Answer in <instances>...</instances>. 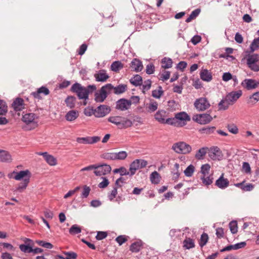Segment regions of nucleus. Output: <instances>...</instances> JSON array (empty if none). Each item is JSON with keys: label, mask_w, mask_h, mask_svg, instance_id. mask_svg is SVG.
<instances>
[{"label": "nucleus", "mask_w": 259, "mask_h": 259, "mask_svg": "<svg viewBox=\"0 0 259 259\" xmlns=\"http://www.w3.org/2000/svg\"><path fill=\"white\" fill-rule=\"evenodd\" d=\"M95 85H89L87 88L82 87L80 83L76 82L71 87V91L76 93L79 99L87 100L89 94L96 90Z\"/></svg>", "instance_id": "1"}, {"label": "nucleus", "mask_w": 259, "mask_h": 259, "mask_svg": "<svg viewBox=\"0 0 259 259\" xmlns=\"http://www.w3.org/2000/svg\"><path fill=\"white\" fill-rule=\"evenodd\" d=\"M112 89L113 85L111 83L103 85L95 93V101L98 103L103 102L108 95L111 94Z\"/></svg>", "instance_id": "2"}, {"label": "nucleus", "mask_w": 259, "mask_h": 259, "mask_svg": "<svg viewBox=\"0 0 259 259\" xmlns=\"http://www.w3.org/2000/svg\"><path fill=\"white\" fill-rule=\"evenodd\" d=\"M108 120L117 125L120 129L131 127L133 125V122L131 120L121 116L110 117Z\"/></svg>", "instance_id": "3"}, {"label": "nucleus", "mask_w": 259, "mask_h": 259, "mask_svg": "<svg viewBox=\"0 0 259 259\" xmlns=\"http://www.w3.org/2000/svg\"><path fill=\"white\" fill-rule=\"evenodd\" d=\"M38 116L33 113H29L24 114L22 116V120L27 125H30V127L28 130H31L35 128L37 126Z\"/></svg>", "instance_id": "4"}, {"label": "nucleus", "mask_w": 259, "mask_h": 259, "mask_svg": "<svg viewBox=\"0 0 259 259\" xmlns=\"http://www.w3.org/2000/svg\"><path fill=\"white\" fill-rule=\"evenodd\" d=\"M172 149L177 153L187 154L191 151L192 148L190 145L184 142H179L172 145Z\"/></svg>", "instance_id": "5"}, {"label": "nucleus", "mask_w": 259, "mask_h": 259, "mask_svg": "<svg viewBox=\"0 0 259 259\" xmlns=\"http://www.w3.org/2000/svg\"><path fill=\"white\" fill-rule=\"evenodd\" d=\"M8 176L10 179L13 178L17 181L28 179V181H29L31 177V173L28 169L21 170L19 172L14 171L13 172L8 174Z\"/></svg>", "instance_id": "6"}, {"label": "nucleus", "mask_w": 259, "mask_h": 259, "mask_svg": "<svg viewBox=\"0 0 259 259\" xmlns=\"http://www.w3.org/2000/svg\"><path fill=\"white\" fill-rule=\"evenodd\" d=\"M194 106L198 111L200 112L208 109L210 107V104L206 98L201 97L195 101Z\"/></svg>", "instance_id": "7"}, {"label": "nucleus", "mask_w": 259, "mask_h": 259, "mask_svg": "<svg viewBox=\"0 0 259 259\" xmlns=\"http://www.w3.org/2000/svg\"><path fill=\"white\" fill-rule=\"evenodd\" d=\"M147 161L144 159H136L131 164L130 166V176H133L136 173L137 170L142 168L146 166Z\"/></svg>", "instance_id": "8"}, {"label": "nucleus", "mask_w": 259, "mask_h": 259, "mask_svg": "<svg viewBox=\"0 0 259 259\" xmlns=\"http://www.w3.org/2000/svg\"><path fill=\"white\" fill-rule=\"evenodd\" d=\"M111 167L109 165L103 164L101 165H95L94 174L97 176H102L110 172Z\"/></svg>", "instance_id": "9"}, {"label": "nucleus", "mask_w": 259, "mask_h": 259, "mask_svg": "<svg viewBox=\"0 0 259 259\" xmlns=\"http://www.w3.org/2000/svg\"><path fill=\"white\" fill-rule=\"evenodd\" d=\"M132 101L122 98L118 100L116 103V109L120 111H125L131 108Z\"/></svg>", "instance_id": "10"}, {"label": "nucleus", "mask_w": 259, "mask_h": 259, "mask_svg": "<svg viewBox=\"0 0 259 259\" xmlns=\"http://www.w3.org/2000/svg\"><path fill=\"white\" fill-rule=\"evenodd\" d=\"M193 119L201 124H205L209 123L212 119L209 114H197L193 117Z\"/></svg>", "instance_id": "11"}, {"label": "nucleus", "mask_w": 259, "mask_h": 259, "mask_svg": "<svg viewBox=\"0 0 259 259\" xmlns=\"http://www.w3.org/2000/svg\"><path fill=\"white\" fill-rule=\"evenodd\" d=\"M241 90L233 91L228 94L225 98L230 105H233L242 95Z\"/></svg>", "instance_id": "12"}, {"label": "nucleus", "mask_w": 259, "mask_h": 259, "mask_svg": "<svg viewBox=\"0 0 259 259\" xmlns=\"http://www.w3.org/2000/svg\"><path fill=\"white\" fill-rule=\"evenodd\" d=\"M95 116L97 117H103L108 114L110 111L109 107L105 105H101L95 109Z\"/></svg>", "instance_id": "13"}, {"label": "nucleus", "mask_w": 259, "mask_h": 259, "mask_svg": "<svg viewBox=\"0 0 259 259\" xmlns=\"http://www.w3.org/2000/svg\"><path fill=\"white\" fill-rule=\"evenodd\" d=\"M24 243V244L19 245V248L21 251L25 253H31L32 251V245H33V241L30 239L25 238Z\"/></svg>", "instance_id": "14"}, {"label": "nucleus", "mask_w": 259, "mask_h": 259, "mask_svg": "<svg viewBox=\"0 0 259 259\" xmlns=\"http://www.w3.org/2000/svg\"><path fill=\"white\" fill-rule=\"evenodd\" d=\"M208 155L212 160H220L223 157L222 151L218 147L211 148L209 152Z\"/></svg>", "instance_id": "15"}, {"label": "nucleus", "mask_w": 259, "mask_h": 259, "mask_svg": "<svg viewBox=\"0 0 259 259\" xmlns=\"http://www.w3.org/2000/svg\"><path fill=\"white\" fill-rule=\"evenodd\" d=\"M242 85L248 90L254 89L259 86V81L252 79H245L242 82Z\"/></svg>", "instance_id": "16"}, {"label": "nucleus", "mask_w": 259, "mask_h": 259, "mask_svg": "<svg viewBox=\"0 0 259 259\" xmlns=\"http://www.w3.org/2000/svg\"><path fill=\"white\" fill-rule=\"evenodd\" d=\"M15 111H20L25 109V105L24 100L21 98H17L12 104Z\"/></svg>", "instance_id": "17"}, {"label": "nucleus", "mask_w": 259, "mask_h": 259, "mask_svg": "<svg viewBox=\"0 0 259 259\" xmlns=\"http://www.w3.org/2000/svg\"><path fill=\"white\" fill-rule=\"evenodd\" d=\"M215 185L218 188L224 189L228 187L229 181L227 179L224 177V174H222L220 178L215 181Z\"/></svg>", "instance_id": "18"}, {"label": "nucleus", "mask_w": 259, "mask_h": 259, "mask_svg": "<svg viewBox=\"0 0 259 259\" xmlns=\"http://www.w3.org/2000/svg\"><path fill=\"white\" fill-rule=\"evenodd\" d=\"M41 94L45 96L48 95L50 94L49 90L47 88L42 86L38 88L36 92L31 93V95L35 99H40L42 98L40 96Z\"/></svg>", "instance_id": "19"}, {"label": "nucleus", "mask_w": 259, "mask_h": 259, "mask_svg": "<svg viewBox=\"0 0 259 259\" xmlns=\"http://www.w3.org/2000/svg\"><path fill=\"white\" fill-rule=\"evenodd\" d=\"M94 77L96 81L100 82H105L109 77L105 70H99L97 73L94 74Z\"/></svg>", "instance_id": "20"}, {"label": "nucleus", "mask_w": 259, "mask_h": 259, "mask_svg": "<svg viewBox=\"0 0 259 259\" xmlns=\"http://www.w3.org/2000/svg\"><path fill=\"white\" fill-rule=\"evenodd\" d=\"M246 243L245 242H241L234 245H230L226 246L221 250V252L230 251L231 250H237L240 248H243L245 246Z\"/></svg>", "instance_id": "21"}, {"label": "nucleus", "mask_w": 259, "mask_h": 259, "mask_svg": "<svg viewBox=\"0 0 259 259\" xmlns=\"http://www.w3.org/2000/svg\"><path fill=\"white\" fill-rule=\"evenodd\" d=\"M130 67L135 72H138L143 69V64L141 61L137 59H134L131 62Z\"/></svg>", "instance_id": "22"}, {"label": "nucleus", "mask_w": 259, "mask_h": 259, "mask_svg": "<svg viewBox=\"0 0 259 259\" xmlns=\"http://www.w3.org/2000/svg\"><path fill=\"white\" fill-rule=\"evenodd\" d=\"M200 78L205 81L209 82L212 79L211 73L207 69H202L200 73Z\"/></svg>", "instance_id": "23"}, {"label": "nucleus", "mask_w": 259, "mask_h": 259, "mask_svg": "<svg viewBox=\"0 0 259 259\" xmlns=\"http://www.w3.org/2000/svg\"><path fill=\"white\" fill-rule=\"evenodd\" d=\"M155 118L159 123L164 124L167 116L166 112L164 110H158L155 114Z\"/></svg>", "instance_id": "24"}, {"label": "nucleus", "mask_w": 259, "mask_h": 259, "mask_svg": "<svg viewBox=\"0 0 259 259\" xmlns=\"http://www.w3.org/2000/svg\"><path fill=\"white\" fill-rule=\"evenodd\" d=\"M12 156L8 151L0 150V161L10 162L12 161Z\"/></svg>", "instance_id": "25"}, {"label": "nucleus", "mask_w": 259, "mask_h": 259, "mask_svg": "<svg viewBox=\"0 0 259 259\" xmlns=\"http://www.w3.org/2000/svg\"><path fill=\"white\" fill-rule=\"evenodd\" d=\"M79 116V113L77 111L70 110L68 111L66 115L65 119L69 121H72L75 120Z\"/></svg>", "instance_id": "26"}, {"label": "nucleus", "mask_w": 259, "mask_h": 259, "mask_svg": "<svg viewBox=\"0 0 259 259\" xmlns=\"http://www.w3.org/2000/svg\"><path fill=\"white\" fill-rule=\"evenodd\" d=\"M143 242L141 241H137L133 243L130 246V250L133 252H138L142 248Z\"/></svg>", "instance_id": "27"}, {"label": "nucleus", "mask_w": 259, "mask_h": 259, "mask_svg": "<svg viewBox=\"0 0 259 259\" xmlns=\"http://www.w3.org/2000/svg\"><path fill=\"white\" fill-rule=\"evenodd\" d=\"M259 101V91L256 92L250 95L247 100L248 104L253 105Z\"/></svg>", "instance_id": "28"}, {"label": "nucleus", "mask_w": 259, "mask_h": 259, "mask_svg": "<svg viewBox=\"0 0 259 259\" xmlns=\"http://www.w3.org/2000/svg\"><path fill=\"white\" fill-rule=\"evenodd\" d=\"M175 116L176 117L178 122V120H180L184 122L190 121L191 119L190 116L185 112H181L178 113L175 115Z\"/></svg>", "instance_id": "29"}, {"label": "nucleus", "mask_w": 259, "mask_h": 259, "mask_svg": "<svg viewBox=\"0 0 259 259\" xmlns=\"http://www.w3.org/2000/svg\"><path fill=\"white\" fill-rule=\"evenodd\" d=\"M123 68V65L119 61H116L113 62L110 66V69L114 72H117Z\"/></svg>", "instance_id": "30"}, {"label": "nucleus", "mask_w": 259, "mask_h": 259, "mask_svg": "<svg viewBox=\"0 0 259 259\" xmlns=\"http://www.w3.org/2000/svg\"><path fill=\"white\" fill-rule=\"evenodd\" d=\"M127 90V85L126 84H119L118 85L114 87L113 86L112 90H114V93L116 95L122 94L125 92Z\"/></svg>", "instance_id": "31"}, {"label": "nucleus", "mask_w": 259, "mask_h": 259, "mask_svg": "<svg viewBox=\"0 0 259 259\" xmlns=\"http://www.w3.org/2000/svg\"><path fill=\"white\" fill-rule=\"evenodd\" d=\"M151 183L154 184H158L160 181V176L156 171L151 173L150 176Z\"/></svg>", "instance_id": "32"}, {"label": "nucleus", "mask_w": 259, "mask_h": 259, "mask_svg": "<svg viewBox=\"0 0 259 259\" xmlns=\"http://www.w3.org/2000/svg\"><path fill=\"white\" fill-rule=\"evenodd\" d=\"M130 82L134 85L137 87L141 85L142 83V78L138 74L135 75L130 80Z\"/></svg>", "instance_id": "33"}, {"label": "nucleus", "mask_w": 259, "mask_h": 259, "mask_svg": "<svg viewBox=\"0 0 259 259\" xmlns=\"http://www.w3.org/2000/svg\"><path fill=\"white\" fill-rule=\"evenodd\" d=\"M161 67L164 69L171 68L172 64V61L169 58L164 57L161 61Z\"/></svg>", "instance_id": "34"}, {"label": "nucleus", "mask_w": 259, "mask_h": 259, "mask_svg": "<svg viewBox=\"0 0 259 259\" xmlns=\"http://www.w3.org/2000/svg\"><path fill=\"white\" fill-rule=\"evenodd\" d=\"M200 179L202 183L205 186H208L212 184L213 178L209 175L207 176H201Z\"/></svg>", "instance_id": "35"}, {"label": "nucleus", "mask_w": 259, "mask_h": 259, "mask_svg": "<svg viewBox=\"0 0 259 259\" xmlns=\"http://www.w3.org/2000/svg\"><path fill=\"white\" fill-rule=\"evenodd\" d=\"M201 10L200 9H196L193 11L189 16L186 19L187 23L190 22L192 20L195 19L200 14Z\"/></svg>", "instance_id": "36"}, {"label": "nucleus", "mask_w": 259, "mask_h": 259, "mask_svg": "<svg viewBox=\"0 0 259 259\" xmlns=\"http://www.w3.org/2000/svg\"><path fill=\"white\" fill-rule=\"evenodd\" d=\"M184 247L186 249H189L194 247L195 244L194 240L190 238H187L183 241Z\"/></svg>", "instance_id": "37"}, {"label": "nucleus", "mask_w": 259, "mask_h": 259, "mask_svg": "<svg viewBox=\"0 0 259 259\" xmlns=\"http://www.w3.org/2000/svg\"><path fill=\"white\" fill-rule=\"evenodd\" d=\"M208 148L202 147L199 149L195 154V158L197 159H202L203 156L206 154Z\"/></svg>", "instance_id": "38"}, {"label": "nucleus", "mask_w": 259, "mask_h": 259, "mask_svg": "<svg viewBox=\"0 0 259 259\" xmlns=\"http://www.w3.org/2000/svg\"><path fill=\"white\" fill-rule=\"evenodd\" d=\"M230 104L226 100V98L222 99L218 104V108L219 110H225L229 108Z\"/></svg>", "instance_id": "39"}, {"label": "nucleus", "mask_w": 259, "mask_h": 259, "mask_svg": "<svg viewBox=\"0 0 259 259\" xmlns=\"http://www.w3.org/2000/svg\"><path fill=\"white\" fill-rule=\"evenodd\" d=\"M259 61V55L253 54L249 55L247 59V64L255 63Z\"/></svg>", "instance_id": "40"}, {"label": "nucleus", "mask_w": 259, "mask_h": 259, "mask_svg": "<svg viewBox=\"0 0 259 259\" xmlns=\"http://www.w3.org/2000/svg\"><path fill=\"white\" fill-rule=\"evenodd\" d=\"M127 153L124 151L114 153V160H123L127 157Z\"/></svg>", "instance_id": "41"}, {"label": "nucleus", "mask_w": 259, "mask_h": 259, "mask_svg": "<svg viewBox=\"0 0 259 259\" xmlns=\"http://www.w3.org/2000/svg\"><path fill=\"white\" fill-rule=\"evenodd\" d=\"M81 229L80 227L77 225H72L69 229V232L71 235H76L81 232Z\"/></svg>", "instance_id": "42"}, {"label": "nucleus", "mask_w": 259, "mask_h": 259, "mask_svg": "<svg viewBox=\"0 0 259 259\" xmlns=\"http://www.w3.org/2000/svg\"><path fill=\"white\" fill-rule=\"evenodd\" d=\"M208 235L206 233H203L201 235L200 239V240L199 241V245L201 247H202L203 246H204L206 244V243L208 241Z\"/></svg>", "instance_id": "43"}, {"label": "nucleus", "mask_w": 259, "mask_h": 259, "mask_svg": "<svg viewBox=\"0 0 259 259\" xmlns=\"http://www.w3.org/2000/svg\"><path fill=\"white\" fill-rule=\"evenodd\" d=\"M158 89L157 90H155L153 91L152 93V96L156 99H159L163 93L162 88L161 86H159Z\"/></svg>", "instance_id": "44"}, {"label": "nucleus", "mask_w": 259, "mask_h": 259, "mask_svg": "<svg viewBox=\"0 0 259 259\" xmlns=\"http://www.w3.org/2000/svg\"><path fill=\"white\" fill-rule=\"evenodd\" d=\"M259 48V37L253 39L250 46L251 52H253Z\"/></svg>", "instance_id": "45"}, {"label": "nucleus", "mask_w": 259, "mask_h": 259, "mask_svg": "<svg viewBox=\"0 0 259 259\" xmlns=\"http://www.w3.org/2000/svg\"><path fill=\"white\" fill-rule=\"evenodd\" d=\"M194 170L195 167L192 164H190L186 168L184 172L186 177H190L193 175Z\"/></svg>", "instance_id": "46"}, {"label": "nucleus", "mask_w": 259, "mask_h": 259, "mask_svg": "<svg viewBox=\"0 0 259 259\" xmlns=\"http://www.w3.org/2000/svg\"><path fill=\"white\" fill-rule=\"evenodd\" d=\"M8 111V107L5 101L0 100V115H4Z\"/></svg>", "instance_id": "47"}, {"label": "nucleus", "mask_w": 259, "mask_h": 259, "mask_svg": "<svg viewBox=\"0 0 259 259\" xmlns=\"http://www.w3.org/2000/svg\"><path fill=\"white\" fill-rule=\"evenodd\" d=\"M75 98L72 96L68 97L65 100V103L68 107L73 108L74 107Z\"/></svg>", "instance_id": "48"}, {"label": "nucleus", "mask_w": 259, "mask_h": 259, "mask_svg": "<svg viewBox=\"0 0 259 259\" xmlns=\"http://www.w3.org/2000/svg\"><path fill=\"white\" fill-rule=\"evenodd\" d=\"M158 103L156 101H152L149 104L147 108L149 112H153L157 109Z\"/></svg>", "instance_id": "49"}, {"label": "nucleus", "mask_w": 259, "mask_h": 259, "mask_svg": "<svg viewBox=\"0 0 259 259\" xmlns=\"http://www.w3.org/2000/svg\"><path fill=\"white\" fill-rule=\"evenodd\" d=\"M229 228L232 234H235L238 231L237 223L235 221H232L229 223Z\"/></svg>", "instance_id": "50"}, {"label": "nucleus", "mask_w": 259, "mask_h": 259, "mask_svg": "<svg viewBox=\"0 0 259 259\" xmlns=\"http://www.w3.org/2000/svg\"><path fill=\"white\" fill-rule=\"evenodd\" d=\"M210 166L208 164H203L201 167V176H207L209 175Z\"/></svg>", "instance_id": "51"}, {"label": "nucleus", "mask_w": 259, "mask_h": 259, "mask_svg": "<svg viewBox=\"0 0 259 259\" xmlns=\"http://www.w3.org/2000/svg\"><path fill=\"white\" fill-rule=\"evenodd\" d=\"M166 123L171 125L177 126L178 122L177 121L176 116L174 118H168L165 119L164 124Z\"/></svg>", "instance_id": "52"}, {"label": "nucleus", "mask_w": 259, "mask_h": 259, "mask_svg": "<svg viewBox=\"0 0 259 259\" xmlns=\"http://www.w3.org/2000/svg\"><path fill=\"white\" fill-rule=\"evenodd\" d=\"M46 161L50 165H55L57 164L56 159L51 155L46 157Z\"/></svg>", "instance_id": "53"}, {"label": "nucleus", "mask_w": 259, "mask_h": 259, "mask_svg": "<svg viewBox=\"0 0 259 259\" xmlns=\"http://www.w3.org/2000/svg\"><path fill=\"white\" fill-rule=\"evenodd\" d=\"M29 183V181H28V179L23 180V182L20 183L17 187V190L21 192L22 190L25 189L27 187Z\"/></svg>", "instance_id": "54"}, {"label": "nucleus", "mask_w": 259, "mask_h": 259, "mask_svg": "<svg viewBox=\"0 0 259 259\" xmlns=\"http://www.w3.org/2000/svg\"><path fill=\"white\" fill-rule=\"evenodd\" d=\"M36 243L39 245L42 246L45 248H48V249H51L53 247V245L51 243H50L49 242H46L42 240L37 241Z\"/></svg>", "instance_id": "55"}, {"label": "nucleus", "mask_w": 259, "mask_h": 259, "mask_svg": "<svg viewBox=\"0 0 259 259\" xmlns=\"http://www.w3.org/2000/svg\"><path fill=\"white\" fill-rule=\"evenodd\" d=\"M77 143L83 144H90V137L77 138L76 139Z\"/></svg>", "instance_id": "56"}, {"label": "nucleus", "mask_w": 259, "mask_h": 259, "mask_svg": "<svg viewBox=\"0 0 259 259\" xmlns=\"http://www.w3.org/2000/svg\"><path fill=\"white\" fill-rule=\"evenodd\" d=\"M151 81L150 79H147L144 82L142 85L143 92L145 93L146 91L149 90L151 87Z\"/></svg>", "instance_id": "57"}, {"label": "nucleus", "mask_w": 259, "mask_h": 259, "mask_svg": "<svg viewBox=\"0 0 259 259\" xmlns=\"http://www.w3.org/2000/svg\"><path fill=\"white\" fill-rule=\"evenodd\" d=\"M227 127L228 131L233 134H237L238 133V128L234 124H228Z\"/></svg>", "instance_id": "58"}, {"label": "nucleus", "mask_w": 259, "mask_h": 259, "mask_svg": "<svg viewBox=\"0 0 259 259\" xmlns=\"http://www.w3.org/2000/svg\"><path fill=\"white\" fill-rule=\"evenodd\" d=\"M117 194V187H115L112 190L111 192L108 194V197L110 201H112L116 196Z\"/></svg>", "instance_id": "59"}, {"label": "nucleus", "mask_w": 259, "mask_h": 259, "mask_svg": "<svg viewBox=\"0 0 259 259\" xmlns=\"http://www.w3.org/2000/svg\"><path fill=\"white\" fill-rule=\"evenodd\" d=\"M215 129L214 126H207L205 128H203L201 131L203 133L206 134H210L213 133Z\"/></svg>", "instance_id": "60"}, {"label": "nucleus", "mask_w": 259, "mask_h": 259, "mask_svg": "<svg viewBox=\"0 0 259 259\" xmlns=\"http://www.w3.org/2000/svg\"><path fill=\"white\" fill-rule=\"evenodd\" d=\"M90 191H91V189L89 187H88L86 185L84 186L83 191L82 192L81 196V197L82 198H87L89 196Z\"/></svg>", "instance_id": "61"}, {"label": "nucleus", "mask_w": 259, "mask_h": 259, "mask_svg": "<svg viewBox=\"0 0 259 259\" xmlns=\"http://www.w3.org/2000/svg\"><path fill=\"white\" fill-rule=\"evenodd\" d=\"M102 179H103V181L99 184L98 187L100 188H105L108 186L109 182L106 178L102 177Z\"/></svg>", "instance_id": "62"}, {"label": "nucleus", "mask_w": 259, "mask_h": 259, "mask_svg": "<svg viewBox=\"0 0 259 259\" xmlns=\"http://www.w3.org/2000/svg\"><path fill=\"white\" fill-rule=\"evenodd\" d=\"M242 170L246 174H249L251 172V168L248 162H244L242 165Z\"/></svg>", "instance_id": "63"}, {"label": "nucleus", "mask_w": 259, "mask_h": 259, "mask_svg": "<svg viewBox=\"0 0 259 259\" xmlns=\"http://www.w3.org/2000/svg\"><path fill=\"white\" fill-rule=\"evenodd\" d=\"M64 254L67 255L66 259H76L77 254L74 252H64Z\"/></svg>", "instance_id": "64"}]
</instances>
